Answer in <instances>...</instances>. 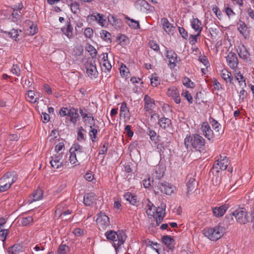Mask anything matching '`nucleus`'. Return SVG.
Returning <instances> with one entry per match:
<instances>
[{
  "mask_svg": "<svg viewBox=\"0 0 254 254\" xmlns=\"http://www.w3.org/2000/svg\"><path fill=\"white\" fill-rule=\"evenodd\" d=\"M184 143L187 149L193 148L196 151L201 152L205 149V140L200 134L194 133L187 134Z\"/></svg>",
  "mask_w": 254,
  "mask_h": 254,
  "instance_id": "nucleus-1",
  "label": "nucleus"
},
{
  "mask_svg": "<svg viewBox=\"0 0 254 254\" xmlns=\"http://www.w3.org/2000/svg\"><path fill=\"white\" fill-rule=\"evenodd\" d=\"M105 235L108 241L113 242V246L116 251L124 243L127 237L123 231H119L117 232L114 230H109L107 231Z\"/></svg>",
  "mask_w": 254,
  "mask_h": 254,
  "instance_id": "nucleus-2",
  "label": "nucleus"
},
{
  "mask_svg": "<svg viewBox=\"0 0 254 254\" xmlns=\"http://www.w3.org/2000/svg\"><path fill=\"white\" fill-rule=\"evenodd\" d=\"M224 231L223 226L218 225L214 227L206 228L202 232L203 235L210 240L216 241L223 236Z\"/></svg>",
  "mask_w": 254,
  "mask_h": 254,
  "instance_id": "nucleus-3",
  "label": "nucleus"
},
{
  "mask_svg": "<svg viewBox=\"0 0 254 254\" xmlns=\"http://www.w3.org/2000/svg\"><path fill=\"white\" fill-rule=\"evenodd\" d=\"M232 214L241 224H245L249 222L247 212L244 208L236 209L232 212Z\"/></svg>",
  "mask_w": 254,
  "mask_h": 254,
  "instance_id": "nucleus-4",
  "label": "nucleus"
},
{
  "mask_svg": "<svg viewBox=\"0 0 254 254\" xmlns=\"http://www.w3.org/2000/svg\"><path fill=\"white\" fill-rule=\"evenodd\" d=\"M229 164L228 159L226 156H220V158L214 162L212 170L216 171V173H218L219 170H226Z\"/></svg>",
  "mask_w": 254,
  "mask_h": 254,
  "instance_id": "nucleus-5",
  "label": "nucleus"
},
{
  "mask_svg": "<svg viewBox=\"0 0 254 254\" xmlns=\"http://www.w3.org/2000/svg\"><path fill=\"white\" fill-rule=\"evenodd\" d=\"M84 65L88 76L91 78L93 77L96 78L97 77L98 72L96 68L95 61L88 60L85 63Z\"/></svg>",
  "mask_w": 254,
  "mask_h": 254,
  "instance_id": "nucleus-6",
  "label": "nucleus"
},
{
  "mask_svg": "<svg viewBox=\"0 0 254 254\" xmlns=\"http://www.w3.org/2000/svg\"><path fill=\"white\" fill-rule=\"evenodd\" d=\"M201 133L208 140H211L214 137V135L210 125L207 122H203L200 127Z\"/></svg>",
  "mask_w": 254,
  "mask_h": 254,
  "instance_id": "nucleus-7",
  "label": "nucleus"
},
{
  "mask_svg": "<svg viewBox=\"0 0 254 254\" xmlns=\"http://www.w3.org/2000/svg\"><path fill=\"white\" fill-rule=\"evenodd\" d=\"M166 57L169 61L168 65L171 68H174L180 61L177 54L173 50L167 51Z\"/></svg>",
  "mask_w": 254,
  "mask_h": 254,
  "instance_id": "nucleus-8",
  "label": "nucleus"
},
{
  "mask_svg": "<svg viewBox=\"0 0 254 254\" xmlns=\"http://www.w3.org/2000/svg\"><path fill=\"white\" fill-rule=\"evenodd\" d=\"M69 152H73L76 154L79 160H82L86 155L83 147L78 143H75L72 145Z\"/></svg>",
  "mask_w": 254,
  "mask_h": 254,
  "instance_id": "nucleus-9",
  "label": "nucleus"
},
{
  "mask_svg": "<svg viewBox=\"0 0 254 254\" xmlns=\"http://www.w3.org/2000/svg\"><path fill=\"white\" fill-rule=\"evenodd\" d=\"M17 179V176L14 173L7 172L0 179V184L5 183L11 187Z\"/></svg>",
  "mask_w": 254,
  "mask_h": 254,
  "instance_id": "nucleus-10",
  "label": "nucleus"
},
{
  "mask_svg": "<svg viewBox=\"0 0 254 254\" xmlns=\"http://www.w3.org/2000/svg\"><path fill=\"white\" fill-rule=\"evenodd\" d=\"M102 59L100 60V64L102 71L109 72L112 68V65L109 61L108 54L103 53Z\"/></svg>",
  "mask_w": 254,
  "mask_h": 254,
  "instance_id": "nucleus-11",
  "label": "nucleus"
},
{
  "mask_svg": "<svg viewBox=\"0 0 254 254\" xmlns=\"http://www.w3.org/2000/svg\"><path fill=\"white\" fill-rule=\"evenodd\" d=\"M157 141L158 142L157 148L160 152H164V150L167 148L170 143V139L167 137V135L165 134V136H159Z\"/></svg>",
  "mask_w": 254,
  "mask_h": 254,
  "instance_id": "nucleus-12",
  "label": "nucleus"
},
{
  "mask_svg": "<svg viewBox=\"0 0 254 254\" xmlns=\"http://www.w3.org/2000/svg\"><path fill=\"white\" fill-rule=\"evenodd\" d=\"M97 224L102 227L103 229L106 228L110 225L109 218L103 212L98 214L96 219Z\"/></svg>",
  "mask_w": 254,
  "mask_h": 254,
  "instance_id": "nucleus-13",
  "label": "nucleus"
},
{
  "mask_svg": "<svg viewBox=\"0 0 254 254\" xmlns=\"http://www.w3.org/2000/svg\"><path fill=\"white\" fill-rule=\"evenodd\" d=\"M73 28L71 25L70 20L67 19L65 21V25L62 27L61 31L68 39H71L73 37Z\"/></svg>",
  "mask_w": 254,
  "mask_h": 254,
  "instance_id": "nucleus-14",
  "label": "nucleus"
},
{
  "mask_svg": "<svg viewBox=\"0 0 254 254\" xmlns=\"http://www.w3.org/2000/svg\"><path fill=\"white\" fill-rule=\"evenodd\" d=\"M62 159L63 154L62 153L57 154L54 156L51 157L50 162L51 166L55 169H59L63 166Z\"/></svg>",
  "mask_w": 254,
  "mask_h": 254,
  "instance_id": "nucleus-15",
  "label": "nucleus"
},
{
  "mask_svg": "<svg viewBox=\"0 0 254 254\" xmlns=\"http://www.w3.org/2000/svg\"><path fill=\"white\" fill-rule=\"evenodd\" d=\"M226 61L228 65L232 69L237 67L238 64V60L237 55L233 52H229L226 57Z\"/></svg>",
  "mask_w": 254,
  "mask_h": 254,
  "instance_id": "nucleus-16",
  "label": "nucleus"
},
{
  "mask_svg": "<svg viewBox=\"0 0 254 254\" xmlns=\"http://www.w3.org/2000/svg\"><path fill=\"white\" fill-rule=\"evenodd\" d=\"M158 187L161 192L167 195H171L174 191L173 186L166 182L158 183Z\"/></svg>",
  "mask_w": 254,
  "mask_h": 254,
  "instance_id": "nucleus-17",
  "label": "nucleus"
},
{
  "mask_svg": "<svg viewBox=\"0 0 254 254\" xmlns=\"http://www.w3.org/2000/svg\"><path fill=\"white\" fill-rule=\"evenodd\" d=\"M167 94L168 96L172 97L176 103L180 104L181 103L180 94L176 87L172 86L169 88Z\"/></svg>",
  "mask_w": 254,
  "mask_h": 254,
  "instance_id": "nucleus-18",
  "label": "nucleus"
},
{
  "mask_svg": "<svg viewBox=\"0 0 254 254\" xmlns=\"http://www.w3.org/2000/svg\"><path fill=\"white\" fill-rule=\"evenodd\" d=\"M166 208V204L164 203L161 204V207H156L155 210V218L156 223L159 224H160L163 219V217L165 214V211Z\"/></svg>",
  "mask_w": 254,
  "mask_h": 254,
  "instance_id": "nucleus-19",
  "label": "nucleus"
},
{
  "mask_svg": "<svg viewBox=\"0 0 254 254\" xmlns=\"http://www.w3.org/2000/svg\"><path fill=\"white\" fill-rule=\"evenodd\" d=\"M237 29L245 39L249 37L250 30L244 22L240 21L237 24Z\"/></svg>",
  "mask_w": 254,
  "mask_h": 254,
  "instance_id": "nucleus-20",
  "label": "nucleus"
},
{
  "mask_svg": "<svg viewBox=\"0 0 254 254\" xmlns=\"http://www.w3.org/2000/svg\"><path fill=\"white\" fill-rule=\"evenodd\" d=\"M165 168L163 165L159 164L155 167L153 169L152 175L153 178L155 179H160L165 173Z\"/></svg>",
  "mask_w": 254,
  "mask_h": 254,
  "instance_id": "nucleus-21",
  "label": "nucleus"
},
{
  "mask_svg": "<svg viewBox=\"0 0 254 254\" xmlns=\"http://www.w3.org/2000/svg\"><path fill=\"white\" fill-rule=\"evenodd\" d=\"M143 101L144 102V110L146 111H152L155 107V103L154 100L148 95L144 96Z\"/></svg>",
  "mask_w": 254,
  "mask_h": 254,
  "instance_id": "nucleus-22",
  "label": "nucleus"
},
{
  "mask_svg": "<svg viewBox=\"0 0 254 254\" xmlns=\"http://www.w3.org/2000/svg\"><path fill=\"white\" fill-rule=\"evenodd\" d=\"M163 29L168 34H173L175 29V27L171 24L166 18H162L161 20Z\"/></svg>",
  "mask_w": 254,
  "mask_h": 254,
  "instance_id": "nucleus-23",
  "label": "nucleus"
},
{
  "mask_svg": "<svg viewBox=\"0 0 254 254\" xmlns=\"http://www.w3.org/2000/svg\"><path fill=\"white\" fill-rule=\"evenodd\" d=\"M163 243L170 250H173L175 248V241L173 237L170 236H164L162 238Z\"/></svg>",
  "mask_w": 254,
  "mask_h": 254,
  "instance_id": "nucleus-24",
  "label": "nucleus"
},
{
  "mask_svg": "<svg viewBox=\"0 0 254 254\" xmlns=\"http://www.w3.org/2000/svg\"><path fill=\"white\" fill-rule=\"evenodd\" d=\"M228 208L227 205H222L219 207H215L212 208L213 215L217 217L222 216L226 212V210Z\"/></svg>",
  "mask_w": 254,
  "mask_h": 254,
  "instance_id": "nucleus-25",
  "label": "nucleus"
},
{
  "mask_svg": "<svg viewBox=\"0 0 254 254\" xmlns=\"http://www.w3.org/2000/svg\"><path fill=\"white\" fill-rule=\"evenodd\" d=\"M96 200V195L94 193L90 192L84 195L83 202L86 206H90Z\"/></svg>",
  "mask_w": 254,
  "mask_h": 254,
  "instance_id": "nucleus-26",
  "label": "nucleus"
},
{
  "mask_svg": "<svg viewBox=\"0 0 254 254\" xmlns=\"http://www.w3.org/2000/svg\"><path fill=\"white\" fill-rule=\"evenodd\" d=\"M82 108L79 110V113L83 118V121L85 123H90L91 122L94 121V118L91 113H87L86 111H84Z\"/></svg>",
  "mask_w": 254,
  "mask_h": 254,
  "instance_id": "nucleus-27",
  "label": "nucleus"
},
{
  "mask_svg": "<svg viewBox=\"0 0 254 254\" xmlns=\"http://www.w3.org/2000/svg\"><path fill=\"white\" fill-rule=\"evenodd\" d=\"M129 111L128 108L127 107V104L125 102H124L121 104L120 116L124 119H126L127 118H128L129 119Z\"/></svg>",
  "mask_w": 254,
  "mask_h": 254,
  "instance_id": "nucleus-28",
  "label": "nucleus"
},
{
  "mask_svg": "<svg viewBox=\"0 0 254 254\" xmlns=\"http://www.w3.org/2000/svg\"><path fill=\"white\" fill-rule=\"evenodd\" d=\"M190 22L192 28L197 33L200 34L202 30L200 20L197 18H193Z\"/></svg>",
  "mask_w": 254,
  "mask_h": 254,
  "instance_id": "nucleus-29",
  "label": "nucleus"
},
{
  "mask_svg": "<svg viewBox=\"0 0 254 254\" xmlns=\"http://www.w3.org/2000/svg\"><path fill=\"white\" fill-rule=\"evenodd\" d=\"M67 116L70 118V121L73 124H75L79 117L77 110L74 108L70 109L67 112Z\"/></svg>",
  "mask_w": 254,
  "mask_h": 254,
  "instance_id": "nucleus-30",
  "label": "nucleus"
},
{
  "mask_svg": "<svg viewBox=\"0 0 254 254\" xmlns=\"http://www.w3.org/2000/svg\"><path fill=\"white\" fill-rule=\"evenodd\" d=\"M25 24L28 26V27L27 28L28 34L33 35L38 32L36 25L31 20H26Z\"/></svg>",
  "mask_w": 254,
  "mask_h": 254,
  "instance_id": "nucleus-31",
  "label": "nucleus"
},
{
  "mask_svg": "<svg viewBox=\"0 0 254 254\" xmlns=\"http://www.w3.org/2000/svg\"><path fill=\"white\" fill-rule=\"evenodd\" d=\"M22 252H23V247L19 244L13 245L8 249L9 254H19Z\"/></svg>",
  "mask_w": 254,
  "mask_h": 254,
  "instance_id": "nucleus-32",
  "label": "nucleus"
},
{
  "mask_svg": "<svg viewBox=\"0 0 254 254\" xmlns=\"http://www.w3.org/2000/svg\"><path fill=\"white\" fill-rule=\"evenodd\" d=\"M160 127L164 129L169 128L171 125V121L168 118L162 117L158 120Z\"/></svg>",
  "mask_w": 254,
  "mask_h": 254,
  "instance_id": "nucleus-33",
  "label": "nucleus"
},
{
  "mask_svg": "<svg viewBox=\"0 0 254 254\" xmlns=\"http://www.w3.org/2000/svg\"><path fill=\"white\" fill-rule=\"evenodd\" d=\"M237 52L239 57L241 58H242L244 60H247L248 58L249 54L244 45H243L241 46H239L238 49L237 50Z\"/></svg>",
  "mask_w": 254,
  "mask_h": 254,
  "instance_id": "nucleus-34",
  "label": "nucleus"
},
{
  "mask_svg": "<svg viewBox=\"0 0 254 254\" xmlns=\"http://www.w3.org/2000/svg\"><path fill=\"white\" fill-rule=\"evenodd\" d=\"M86 131L82 127H80L77 129V140L79 141H83L85 140L86 138Z\"/></svg>",
  "mask_w": 254,
  "mask_h": 254,
  "instance_id": "nucleus-35",
  "label": "nucleus"
},
{
  "mask_svg": "<svg viewBox=\"0 0 254 254\" xmlns=\"http://www.w3.org/2000/svg\"><path fill=\"white\" fill-rule=\"evenodd\" d=\"M26 100L32 103H35L38 102L39 98L36 97L35 94L34 92L32 90H29L27 91V93L26 94Z\"/></svg>",
  "mask_w": 254,
  "mask_h": 254,
  "instance_id": "nucleus-36",
  "label": "nucleus"
},
{
  "mask_svg": "<svg viewBox=\"0 0 254 254\" xmlns=\"http://www.w3.org/2000/svg\"><path fill=\"white\" fill-rule=\"evenodd\" d=\"M124 198L132 205H134L137 202L136 196L129 192L125 193L124 195Z\"/></svg>",
  "mask_w": 254,
  "mask_h": 254,
  "instance_id": "nucleus-37",
  "label": "nucleus"
},
{
  "mask_svg": "<svg viewBox=\"0 0 254 254\" xmlns=\"http://www.w3.org/2000/svg\"><path fill=\"white\" fill-rule=\"evenodd\" d=\"M92 17H93L95 20L97 21L98 24L101 26H104L107 23V21L105 18H104L103 14L100 13H94L92 15Z\"/></svg>",
  "mask_w": 254,
  "mask_h": 254,
  "instance_id": "nucleus-38",
  "label": "nucleus"
},
{
  "mask_svg": "<svg viewBox=\"0 0 254 254\" xmlns=\"http://www.w3.org/2000/svg\"><path fill=\"white\" fill-rule=\"evenodd\" d=\"M146 212L148 216L155 217L156 207L149 201L146 205Z\"/></svg>",
  "mask_w": 254,
  "mask_h": 254,
  "instance_id": "nucleus-39",
  "label": "nucleus"
},
{
  "mask_svg": "<svg viewBox=\"0 0 254 254\" xmlns=\"http://www.w3.org/2000/svg\"><path fill=\"white\" fill-rule=\"evenodd\" d=\"M221 76L226 81H229L230 83L232 82L233 77L231 73L229 72L227 69H223L221 70Z\"/></svg>",
  "mask_w": 254,
  "mask_h": 254,
  "instance_id": "nucleus-40",
  "label": "nucleus"
},
{
  "mask_svg": "<svg viewBox=\"0 0 254 254\" xmlns=\"http://www.w3.org/2000/svg\"><path fill=\"white\" fill-rule=\"evenodd\" d=\"M32 201H38L43 197V191L41 189L38 188L35 190L32 194Z\"/></svg>",
  "mask_w": 254,
  "mask_h": 254,
  "instance_id": "nucleus-41",
  "label": "nucleus"
},
{
  "mask_svg": "<svg viewBox=\"0 0 254 254\" xmlns=\"http://www.w3.org/2000/svg\"><path fill=\"white\" fill-rule=\"evenodd\" d=\"M187 192L189 193L195 190V180L191 177L188 180L187 183Z\"/></svg>",
  "mask_w": 254,
  "mask_h": 254,
  "instance_id": "nucleus-42",
  "label": "nucleus"
},
{
  "mask_svg": "<svg viewBox=\"0 0 254 254\" xmlns=\"http://www.w3.org/2000/svg\"><path fill=\"white\" fill-rule=\"evenodd\" d=\"M125 18L129 21V22H127V24L130 27L135 29H139L140 28L139 21H136L133 19H131L127 16H126Z\"/></svg>",
  "mask_w": 254,
  "mask_h": 254,
  "instance_id": "nucleus-43",
  "label": "nucleus"
},
{
  "mask_svg": "<svg viewBox=\"0 0 254 254\" xmlns=\"http://www.w3.org/2000/svg\"><path fill=\"white\" fill-rule=\"evenodd\" d=\"M235 77L237 80L238 81L240 86L242 87V88L246 87L245 78L240 72L237 73L235 76Z\"/></svg>",
  "mask_w": 254,
  "mask_h": 254,
  "instance_id": "nucleus-44",
  "label": "nucleus"
},
{
  "mask_svg": "<svg viewBox=\"0 0 254 254\" xmlns=\"http://www.w3.org/2000/svg\"><path fill=\"white\" fill-rule=\"evenodd\" d=\"M99 131V129L97 128L90 129L89 135L92 142H95L97 140V135Z\"/></svg>",
  "mask_w": 254,
  "mask_h": 254,
  "instance_id": "nucleus-45",
  "label": "nucleus"
},
{
  "mask_svg": "<svg viewBox=\"0 0 254 254\" xmlns=\"http://www.w3.org/2000/svg\"><path fill=\"white\" fill-rule=\"evenodd\" d=\"M209 122L215 131L219 132L221 128V125L214 119L210 118Z\"/></svg>",
  "mask_w": 254,
  "mask_h": 254,
  "instance_id": "nucleus-46",
  "label": "nucleus"
},
{
  "mask_svg": "<svg viewBox=\"0 0 254 254\" xmlns=\"http://www.w3.org/2000/svg\"><path fill=\"white\" fill-rule=\"evenodd\" d=\"M183 83L188 88H193L194 86V83L187 77H185L183 79Z\"/></svg>",
  "mask_w": 254,
  "mask_h": 254,
  "instance_id": "nucleus-47",
  "label": "nucleus"
},
{
  "mask_svg": "<svg viewBox=\"0 0 254 254\" xmlns=\"http://www.w3.org/2000/svg\"><path fill=\"white\" fill-rule=\"evenodd\" d=\"M147 133L149 136L150 138L152 141L155 142L157 141L159 136H157L156 133L154 130H152L149 128L147 130Z\"/></svg>",
  "mask_w": 254,
  "mask_h": 254,
  "instance_id": "nucleus-48",
  "label": "nucleus"
},
{
  "mask_svg": "<svg viewBox=\"0 0 254 254\" xmlns=\"http://www.w3.org/2000/svg\"><path fill=\"white\" fill-rule=\"evenodd\" d=\"M0 240L4 244L5 243L7 236L9 234V229H0Z\"/></svg>",
  "mask_w": 254,
  "mask_h": 254,
  "instance_id": "nucleus-49",
  "label": "nucleus"
},
{
  "mask_svg": "<svg viewBox=\"0 0 254 254\" xmlns=\"http://www.w3.org/2000/svg\"><path fill=\"white\" fill-rule=\"evenodd\" d=\"M150 81L151 85L154 87H156L160 83L159 78L156 76V74L152 75Z\"/></svg>",
  "mask_w": 254,
  "mask_h": 254,
  "instance_id": "nucleus-50",
  "label": "nucleus"
},
{
  "mask_svg": "<svg viewBox=\"0 0 254 254\" xmlns=\"http://www.w3.org/2000/svg\"><path fill=\"white\" fill-rule=\"evenodd\" d=\"M70 156L69 160L70 161V163L74 165H77L76 163L79 160L77 157V156L76 154H74L73 152H70Z\"/></svg>",
  "mask_w": 254,
  "mask_h": 254,
  "instance_id": "nucleus-51",
  "label": "nucleus"
},
{
  "mask_svg": "<svg viewBox=\"0 0 254 254\" xmlns=\"http://www.w3.org/2000/svg\"><path fill=\"white\" fill-rule=\"evenodd\" d=\"M148 45L151 49L156 52H158L160 50L159 46L155 41L152 40L149 41Z\"/></svg>",
  "mask_w": 254,
  "mask_h": 254,
  "instance_id": "nucleus-52",
  "label": "nucleus"
},
{
  "mask_svg": "<svg viewBox=\"0 0 254 254\" xmlns=\"http://www.w3.org/2000/svg\"><path fill=\"white\" fill-rule=\"evenodd\" d=\"M101 37L106 41H111V34L106 30H103L101 33Z\"/></svg>",
  "mask_w": 254,
  "mask_h": 254,
  "instance_id": "nucleus-53",
  "label": "nucleus"
},
{
  "mask_svg": "<svg viewBox=\"0 0 254 254\" xmlns=\"http://www.w3.org/2000/svg\"><path fill=\"white\" fill-rule=\"evenodd\" d=\"M19 18L20 14L18 13V11L17 10H13L11 15V20L13 22H16Z\"/></svg>",
  "mask_w": 254,
  "mask_h": 254,
  "instance_id": "nucleus-54",
  "label": "nucleus"
},
{
  "mask_svg": "<svg viewBox=\"0 0 254 254\" xmlns=\"http://www.w3.org/2000/svg\"><path fill=\"white\" fill-rule=\"evenodd\" d=\"M70 9L72 12L76 13L79 10V4L77 2H71L70 3Z\"/></svg>",
  "mask_w": 254,
  "mask_h": 254,
  "instance_id": "nucleus-55",
  "label": "nucleus"
},
{
  "mask_svg": "<svg viewBox=\"0 0 254 254\" xmlns=\"http://www.w3.org/2000/svg\"><path fill=\"white\" fill-rule=\"evenodd\" d=\"M120 69L121 76H123L125 77H127L128 76L129 73V70L125 65H122Z\"/></svg>",
  "mask_w": 254,
  "mask_h": 254,
  "instance_id": "nucleus-56",
  "label": "nucleus"
},
{
  "mask_svg": "<svg viewBox=\"0 0 254 254\" xmlns=\"http://www.w3.org/2000/svg\"><path fill=\"white\" fill-rule=\"evenodd\" d=\"M11 71L13 74L16 75L17 76H20L21 70L19 66L17 64H14L11 69Z\"/></svg>",
  "mask_w": 254,
  "mask_h": 254,
  "instance_id": "nucleus-57",
  "label": "nucleus"
},
{
  "mask_svg": "<svg viewBox=\"0 0 254 254\" xmlns=\"http://www.w3.org/2000/svg\"><path fill=\"white\" fill-rule=\"evenodd\" d=\"M33 220V219L32 217L29 216L22 219L21 224L23 226H26L28 225L30 223H32Z\"/></svg>",
  "mask_w": 254,
  "mask_h": 254,
  "instance_id": "nucleus-58",
  "label": "nucleus"
},
{
  "mask_svg": "<svg viewBox=\"0 0 254 254\" xmlns=\"http://www.w3.org/2000/svg\"><path fill=\"white\" fill-rule=\"evenodd\" d=\"M182 95L186 98L190 103H192V97L189 91H184L182 93Z\"/></svg>",
  "mask_w": 254,
  "mask_h": 254,
  "instance_id": "nucleus-59",
  "label": "nucleus"
},
{
  "mask_svg": "<svg viewBox=\"0 0 254 254\" xmlns=\"http://www.w3.org/2000/svg\"><path fill=\"white\" fill-rule=\"evenodd\" d=\"M199 33H197L196 35H190L189 38L190 43L191 45H194L197 42V37L200 36Z\"/></svg>",
  "mask_w": 254,
  "mask_h": 254,
  "instance_id": "nucleus-60",
  "label": "nucleus"
},
{
  "mask_svg": "<svg viewBox=\"0 0 254 254\" xmlns=\"http://www.w3.org/2000/svg\"><path fill=\"white\" fill-rule=\"evenodd\" d=\"M212 10L215 14L216 16L218 19H221L222 13L216 5H214L213 6Z\"/></svg>",
  "mask_w": 254,
  "mask_h": 254,
  "instance_id": "nucleus-61",
  "label": "nucleus"
},
{
  "mask_svg": "<svg viewBox=\"0 0 254 254\" xmlns=\"http://www.w3.org/2000/svg\"><path fill=\"white\" fill-rule=\"evenodd\" d=\"M198 60L200 62H201L202 64H203L205 66L208 67L209 65V63L207 58L205 56L199 57L198 58Z\"/></svg>",
  "mask_w": 254,
  "mask_h": 254,
  "instance_id": "nucleus-62",
  "label": "nucleus"
},
{
  "mask_svg": "<svg viewBox=\"0 0 254 254\" xmlns=\"http://www.w3.org/2000/svg\"><path fill=\"white\" fill-rule=\"evenodd\" d=\"M67 249L68 247L65 245H61L58 249V253L59 254H65Z\"/></svg>",
  "mask_w": 254,
  "mask_h": 254,
  "instance_id": "nucleus-63",
  "label": "nucleus"
},
{
  "mask_svg": "<svg viewBox=\"0 0 254 254\" xmlns=\"http://www.w3.org/2000/svg\"><path fill=\"white\" fill-rule=\"evenodd\" d=\"M7 33L11 38L16 41V38L18 35V30L17 29H13L10 32Z\"/></svg>",
  "mask_w": 254,
  "mask_h": 254,
  "instance_id": "nucleus-64",
  "label": "nucleus"
}]
</instances>
